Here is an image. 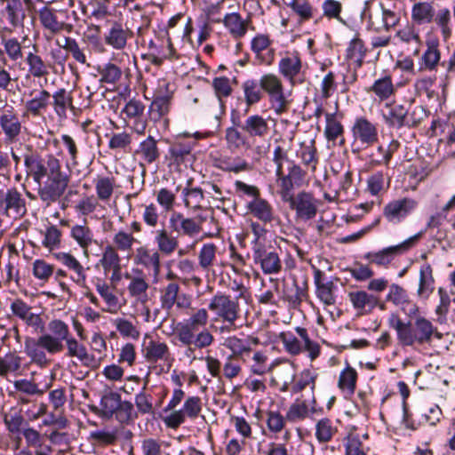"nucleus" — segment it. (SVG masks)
I'll return each mask as SVG.
<instances>
[{
  "label": "nucleus",
  "instance_id": "1",
  "mask_svg": "<svg viewBox=\"0 0 455 455\" xmlns=\"http://www.w3.org/2000/svg\"><path fill=\"white\" fill-rule=\"evenodd\" d=\"M25 164L28 174L37 184V195L47 206L58 202L65 194L69 175L63 172L59 159L52 156L45 158L26 156Z\"/></svg>",
  "mask_w": 455,
  "mask_h": 455
},
{
  "label": "nucleus",
  "instance_id": "2",
  "mask_svg": "<svg viewBox=\"0 0 455 455\" xmlns=\"http://www.w3.org/2000/svg\"><path fill=\"white\" fill-rule=\"evenodd\" d=\"M388 324L397 334L398 342L403 347L430 344L433 337L440 339L442 334L433 323L423 316H419L414 323H404L398 315L392 314L388 318Z\"/></svg>",
  "mask_w": 455,
  "mask_h": 455
},
{
  "label": "nucleus",
  "instance_id": "3",
  "mask_svg": "<svg viewBox=\"0 0 455 455\" xmlns=\"http://www.w3.org/2000/svg\"><path fill=\"white\" fill-rule=\"evenodd\" d=\"M208 313L205 308L198 309L186 323H179L175 332L178 340L187 347L186 355L191 356L196 349L210 347L213 341V335L207 329L196 332L199 327H204L208 323Z\"/></svg>",
  "mask_w": 455,
  "mask_h": 455
},
{
  "label": "nucleus",
  "instance_id": "4",
  "mask_svg": "<svg viewBox=\"0 0 455 455\" xmlns=\"http://www.w3.org/2000/svg\"><path fill=\"white\" fill-rule=\"evenodd\" d=\"M259 85L269 96L273 109L281 114L290 110L291 100L284 95V88L281 79L269 73L261 76Z\"/></svg>",
  "mask_w": 455,
  "mask_h": 455
},
{
  "label": "nucleus",
  "instance_id": "5",
  "mask_svg": "<svg viewBox=\"0 0 455 455\" xmlns=\"http://www.w3.org/2000/svg\"><path fill=\"white\" fill-rule=\"evenodd\" d=\"M208 308L224 323H227L228 327L233 330L237 328L235 322L240 317V307L237 300L232 299L229 295L219 292L212 298Z\"/></svg>",
  "mask_w": 455,
  "mask_h": 455
},
{
  "label": "nucleus",
  "instance_id": "6",
  "mask_svg": "<svg viewBox=\"0 0 455 455\" xmlns=\"http://www.w3.org/2000/svg\"><path fill=\"white\" fill-rule=\"evenodd\" d=\"M48 329L51 334L41 335L39 344L51 355L60 353L64 349L63 341L70 337L68 324L61 320H52Z\"/></svg>",
  "mask_w": 455,
  "mask_h": 455
},
{
  "label": "nucleus",
  "instance_id": "7",
  "mask_svg": "<svg viewBox=\"0 0 455 455\" xmlns=\"http://www.w3.org/2000/svg\"><path fill=\"white\" fill-rule=\"evenodd\" d=\"M202 411V400L199 396H188L182 409L173 411L170 415L163 419L165 426L172 429H177L186 420V417L195 419Z\"/></svg>",
  "mask_w": 455,
  "mask_h": 455
},
{
  "label": "nucleus",
  "instance_id": "8",
  "mask_svg": "<svg viewBox=\"0 0 455 455\" xmlns=\"http://www.w3.org/2000/svg\"><path fill=\"white\" fill-rule=\"evenodd\" d=\"M65 13V11L57 10L47 5L44 6L38 12L40 24L51 36L60 34L62 31L71 33L73 25L62 20Z\"/></svg>",
  "mask_w": 455,
  "mask_h": 455
},
{
  "label": "nucleus",
  "instance_id": "9",
  "mask_svg": "<svg viewBox=\"0 0 455 455\" xmlns=\"http://www.w3.org/2000/svg\"><path fill=\"white\" fill-rule=\"evenodd\" d=\"M252 257L265 275H277L282 270L283 264L279 254L274 250H267L261 243L253 244Z\"/></svg>",
  "mask_w": 455,
  "mask_h": 455
},
{
  "label": "nucleus",
  "instance_id": "10",
  "mask_svg": "<svg viewBox=\"0 0 455 455\" xmlns=\"http://www.w3.org/2000/svg\"><path fill=\"white\" fill-rule=\"evenodd\" d=\"M420 235L421 233H419L397 245L384 248L377 252H368L364 255V258L368 259L370 263L378 266H387L396 255L402 254L414 246Z\"/></svg>",
  "mask_w": 455,
  "mask_h": 455
},
{
  "label": "nucleus",
  "instance_id": "11",
  "mask_svg": "<svg viewBox=\"0 0 455 455\" xmlns=\"http://www.w3.org/2000/svg\"><path fill=\"white\" fill-rule=\"evenodd\" d=\"M206 218L198 215L195 218L185 217L180 212H174L171 215L169 223L172 231L188 237H195L203 230V223Z\"/></svg>",
  "mask_w": 455,
  "mask_h": 455
},
{
  "label": "nucleus",
  "instance_id": "12",
  "mask_svg": "<svg viewBox=\"0 0 455 455\" xmlns=\"http://www.w3.org/2000/svg\"><path fill=\"white\" fill-rule=\"evenodd\" d=\"M0 211L9 218L20 219L27 213L26 201L15 188L6 190L0 196Z\"/></svg>",
  "mask_w": 455,
  "mask_h": 455
},
{
  "label": "nucleus",
  "instance_id": "13",
  "mask_svg": "<svg viewBox=\"0 0 455 455\" xmlns=\"http://www.w3.org/2000/svg\"><path fill=\"white\" fill-rule=\"evenodd\" d=\"M287 203L290 208L296 212V217L299 220H312L317 213L316 200L311 193L301 191Z\"/></svg>",
  "mask_w": 455,
  "mask_h": 455
},
{
  "label": "nucleus",
  "instance_id": "14",
  "mask_svg": "<svg viewBox=\"0 0 455 455\" xmlns=\"http://www.w3.org/2000/svg\"><path fill=\"white\" fill-rule=\"evenodd\" d=\"M109 28L104 35V42L115 50H124L133 32L119 20H108Z\"/></svg>",
  "mask_w": 455,
  "mask_h": 455
},
{
  "label": "nucleus",
  "instance_id": "15",
  "mask_svg": "<svg viewBox=\"0 0 455 455\" xmlns=\"http://www.w3.org/2000/svg\"><path fill=\"white\" fill-rule=\"evenodd\" d=\"M418 205L416 200L409 197L394 200L383 208V215L388 222L397 224Z\"/></svg>",
  "mask_w": 455,
  "mask_h": 455
},
{
  "label": "nucleus",
  "instance_id": "16",
  "mask_svg": "<svg viewBox=\"0 0 455 455\" xmlns=\"http://www.w3.org/2000/svg\"><path fill=\"white\" fill-rule=\"evenodd\" d=\"M245 209L248 214L263 225L272 224V222L279 220L273 205L261 196L256 198V200H249L245 204Z\"/></svg>",
  "mask_w": 455,
  "mask_h": 455
},
{
  "label": "nucleus",
  "instance_id": "17",
  "mask_svg": "<svg viewBox=\"0 0 455 455\" xmlns=\"http://www.w3.org/2000/svg\"><path fill=\"white\" fill-rule=\"evenodd\" d=\"M10 308L12 315L23 321L28 326L33 327L36 331H44V321L40 315L34 313L32 307L21 299H13Z\"/></svg>",
  "mask_w": 455,
  "mask_h": 455
},
{
  "label": "nucleus",
  "instance_id": "18",
  "mask_svg": "<svg viewBox=\"0 0 455 455\" xmlns=\"http://www.w3.org/2000/svg\"><path fill=\"white\" fill-rule=\"evenodd\" d=\"M389 291L387 295V300L394 305L400 307L402 310L410 317L416 315L419 312L418 306L410 299L407 291L399 284L392 283L389 285Z\"/></svg>",
  "mask_w": 455,
  "mask_h": 455
},
{
  "label": "nucleus",
  "instance_id": "19",
  "mask_svg": "<svg viewBox=\"0 0 455 455\" xmlns=\"http://www.w3.org/2000/svg\"><path fill=\"white\" fill-rule=\"evenodd\" d=\"M272 41L268 35L258 34L251 43V48L260 64L270 66L275 61V50L271 48Z\"/></svg>",
  "mask_w": 455,
  "mask_h": 455
},
{
  "label": "nucleus",
  "instance_id": "20",
  "mask_svg": "<svg viewBox=\"0 0 455 455\" xmlns=\"http://www.w3.org/2000/svg\"><path fill=\"white\" fill-rule=\"evenodd\" d=\"M66 341L67 355L76 357L81 363L92 370H96L100 366V359L88 353L87 348L80 344L75 338L69 337Z\"/></svg>",
  "mask_w": 455,
  "mask_h": 455
},
{
  "label": "nucleus",
  "instance_id": "21",
  "mask_svg": "<svg viewBox=\"0 0 455 455\" xmlns=\"http://www.w3.org/2000/svg\"><path fill=\"white\" fill-rule=\"evenodd\" d=\"M301 69L302 60L297 52H287L278 63L279 73L292 85L295 84L296 78L301 73Z\"/></svg>",
  "mask_w": 455,
  "mask_h": 455
},
{
  "label": "nucleus",
  "instance_id": "22",
  "mask_svg": "<svg viewBox=\"0 0 455 455\" xmlns=\"http://www.w3.org/2000/svg\"><path fill=\"white\" fill-rule=\"evenodd\" d=\"M9 25L13 28H22L26 20V8L22 0H0Z\"/></svg>",
  "mask_w": 455,
  "mask_h": 455
},
{
  "label": "nucleus",
  "instance_id": "23",
  "mask_svg": "<svg viewBox=\"0 0 455 455\" xmlns=\"http://www.w3.org/2000/svg\"><path fill=\"white\" fill-rule=\"evenodd\" d=\"M348 298L353 307L360 315L371 313L379 303V299L376 295L363 290L350 291Z\"/></svg>",
  "mask_w": 455,
  "mask_h": 455
},
{
  "label": "nucleus",
  "instance_id": "24",
  "mask_svg": "<svg viewBox=\"0 0 455 455\" xmlns=\"http://www.w3.org/2000/svg\"><path fill=\"white\" fill-rule=\"evenodd\" d=\"M296 366L289 362L279 363L274 369L272 382L279 387L281 392H286L296 377Z\"/></svg>",
  "mask_w": 455,
  "mask_h": 455
},
{
  "label": "nucleus",
  "instance_id": "25",
  "mask_svg": "<svg viewBox=\"0 0 455 455\" xmlns=\"http://www.w3.org/2000/svg\"><path fill=\"white\" fill-rule=\"evenodd\" d=\"M0 61L7 65V60L12 62H20L24 59L22 42L16 37L1 36Z\"/></svg>",
  "mask_w": 455,
  "mask_h": 455
},
{
  "label": "nucleus",
  "instance_id": "26",
  "mask_svg": "<svg viewBox=\"0 0 455 455\" xmlns=\"http://www.w3.org/2000/svg\"><path fill=\"white\" fill-rule=\"evenodd\" d=\"M134 263L140 265L147 269L153 270V275L157 278L160 274V254L156 250H150L147 246H140L136 249Z\"/></svg>",
  "mask_w": 455,
  "mask_h": 455
},
{
  "label": "nucleus",
  "instance_id": "27",
  "mask_svg": "<svg viewBox=\"0 0 455 455\" xmlns=\"http://www.w3.org/2000/svg\"><path fill=\"white\" fill-rule=\"evenodd\" d=\"M353 134L356 140H359L366 147L373 145L378 140L376 126L365 118H358L353 126Z\"/></svg>",
  "mask_w": 455,
  "mask_h": 455
},
{
  "label": "nucleus",
  "instance_id": "28",
  "mask_svg": "<svg viewBox=\"0 0 455 455\" xmlns=\"http://www.w3.org/2000/svg\"><path fill=\"white\" fill-rule=\"evenodd\" d=\"M259 339L257 337L248 336L241 339L236 336H230L225 339L223 346L232 351V356L239 357L251 351L252 346H258Z\"/></svg>",
  "mask_w": 455,
  "mask_h": 455
},
{
  "label": "nucleus",
  "instance_id": "29",
  "mask_svg": "<svg viewBox=\"0 0 455 455\" xmlns=\"http://www.w3.org/2000/svg\"><path fill=\"white\" fill-rule=\"evenodd\" d=\"M34 52H28L25 57L28 66V72L33 78L47 77L50 74V64H47L43 58L37 54V46L34 44Z\"/></svg>",
  "mask_w": 455,
  "mask_h": 455
},
{
  "label": "nucleus",
  "instance_id": "30",
  "mask_svg": "<svg viewBox=\"0 0 455 455\" xmlns=\"http://www.w3.org/2000/svg\"><path fill=\"white\" fill-rule=\"evenodd\" d=\"M120 401L121 395L118 393L109 391L101 396L100 408L95 405H91L90 410L98 416L105 419H110L118 409L117 406L119 405Z\"/></svg>",
  "mask_w": 455,
  "mask_h": 455
},
{
  "label": "nucleus",
  "instance_id": "31",
  "mask_svg": "<svg viewBox=\"0 0 455 455\" xmlns=\"http://www.w3.org/2000/svg\"><path fill=\"white\" fill-rule=\"evenodd\" d=\"M70 235L82 248L84 257L89 258V247L92 243H96V240L93 238V232L89 226L86 223L73 226Z\"/></svg>",
  "mask_w": 455,
  "mask_h": 455
},
{
  "label": "nucleus",
  "instance_id": "32",
  "mask_svg": "<svg viewBox=\"0 0 455 455\" xmlns=\"http://www.w3.org/2000/svg\"><path fill=\"white\" fill-rule=\"evenodd\" d=\"M250 22V20H243L237 12L228 13L223 19L224 26L235 39L242 38L246 34Z\"/></svg>",
  "mask_w": 455,
  "mask_h": 455
},
{
  "label": "nucleus",
  "instance_id": "33",
  "mask_svg": "<svg viewBox=\"0 0 455 455\" xmlns=\"http://www.w3.org/2000/svg\"><path fill=\"white\" fill-rule=\"evenodd\" d=\"M145 358L148 363L168 361L171 351L166 343L150 340L145 347Z\"/></svg>",
  "mask_w": 455,
  "mask_h": 455
},
{
  "label": "nucleus",
  "instance_id": "34",
  "mask_svg": "<svg viewBox=\"0 0 455 455\" xmlns=\"http://www.w3.org/2000/svg\"><path fill=\"white\" fill-rule=\"evenodd\" d=\"M435 278L433 269L429 264H424L419 268V280L417 295L427 299L434 291Z\"/></svg>",
  "mask_w": 455,
  "mask_h": 455
},
{
  "label": "nucleus",
  "instance_id": "35",
  "mask_svg": "<svg viewBox=\"0 0 455 455\" xmlns=\"http://www.w3.org/2000/svg\"><path fill=\"white\" fill-rule=\"evenodd\" d=\"M136 272L139 274L138 275H132L129 273L124 275V277L130 280V283L127 287L128 292L133 298L146 299L149 284L143 276L141 270H137Z\"/></svg>",
  "mask_w": 455,
  "mask_h": 455
},
{
  "label": "nucleus",
  "instance_id": "36",
  "mask_svg": "<svg viewBox=\"0 0 455 455\" xmlns=\"http://www.w3.org/2000/svg\"><path fill=\"white\" fill-rule=\"evenodd\" d=\"M169 84L164 83L156 92L155 99L150 105V113L166 114L170 111L172 93L168 91Z\"/></svg>",
  "mask_w": 455,
  "mask_h": 455
},
{
  "label": "nucleus",
  "instance_id": "37",
  "mask_svg": "<svg viewBox=\"0 0 455 455\" xmlns=\"http://www.w3.org/2000/svg\"><path fill=\"white\" fill-rule=\"evenodd\" d=\"M135 154L140 156L147 164L156 162L160 156L157 140L154 137L148 136L140 143Z\"/></svg>",
  "mask_w": 455,
  "mask_h": 455
},
{
  "label": "nucleus",
  "instance_id": "38",
  "mask_svg": "<svg viewBox=\"0 0 455 455\" xmlns=\"http://www.w3.org/2000/svg\"><path fill=\"white\" fill-rule=\"evenodd\" d=\"M155 242L157 244L158 252L165 255L172 254L178 247L179 242L165 228L158 229L155 232Z\"/></svg>",
  "mask_w": 455,
  "mask_h": 455
},
{
  "label": "nucleus",
  "instance_id": "39",
  "mask_svg": "<svg viewBox=\"0 0 455 455\" xmlns=\"http://www.w3.org/2000/svg\"><path fill=\"white\" fill-rule=\"evenodd\" d=\"M54 258L60 261L64 266L73 270L76 275L75 281L77 283H84L86 279L84 268L82 264L70 253L57 252L53 254Z\"/></svg>",
  "mask_w": 455,
  "mask_h": 455
},
{
  "label": "nucleus",
  "instance_id": "40",
  "mask_svg": "<svg viewBox=\"0 0 455 455\" xmlns=\"http://www.w3.org/2000/svg\"><path fill=\"white\" fill-rule=\"evenodd\" d=\"M97 198L102 202L110 200L116 187L114 177L98 176L94 180Z\"/></svg>",
  "mask_w": 455,
  "mask_h": 455
},
{
  "label": "nucleus",
  "instance_id": "41",
  "mask_svg": "<svg viewBox=\"0 0 455 455\" xmlns=\"http://www.w3.org/2000/svg\"><path fill=\"white\" fill-rule=\"evenodd\" d=\"M367 53V48L363 41L358 36H355L347 48L346 57L347 60H353L357 67H361L363 59Z\"/></svg>",
  "mask_w": 455,
  "mask_h": 455
},
{
  "label": "nucleus",
  "instance_id": "42",
  "mask_svg": "<svg viewBox=\"0 0 455 455\" xmlns=\"http://www.w3.org/2000/svg\"><path fill=\"white\" fill-rule=\"evenodd\" d=\"M52 103L53 104L54 111L57 114H62L68 110L76 113V108L72 104V98L70 92L65 89H60L52 96Z\"/></svg>",
  "mask_w": 455,
  "mask_h": 455
},
{
  "label": "nucleus",
  "instance_id": "43",
  "mask_svg": "<svg viewBox=\"0 0 455 455\" xmlns=\"http://www.w3.org/2000/svg\"><path fill=\"white\" fill-rule=\"evenodd\" d=\"M50 104H52V95L47 91L42 90L32 94V99L27 101L26 108L28 111L36 114L46 111Z\"/></svg>",
  "mask_w": 455,
  "mask_h": 455
},
{
  "label": "nucleus",
  "instance_id": "44",
  "mask_svg": "<svg viewBox=\"0 0 455 455\" xmlns=\"http://www.w3.org/2000/svg\"><path fill=\"white\" fill-rule=\"evenodd\" d=\"M357 372L351 366L344 369L339 377L338 387L347 395H353L355 391Z\"/></svg>",
  "mask_w": 455,
  "mask_h": 455
},
{
  "label": "nucleus",
  "instance_id": "45",
  "mask_svg": "<svg viewBox=\"0 0 455 455\" xmlns=\"http://www.w3.org/2000/svg\"><path fill=\"white\" fill-rule=\"evenodd\" d=\"M434 16L435 9L429 3H418L412 7L411 18L418 24L430 23Z\"/></svg>",
  "mask_w": 455,
  "mask_h": 455
},
{
  "label": "nucleus",
  "instance_id": "46",
  "mask_svg": "<svg viewBox=\"0 0 455 455\" xmlns=\"http://www.w3.org/2000/svg\"><path fill=\"white\" fill-rule=\"evenodd\" d=\"M24 345L25 352L30 357L32 362L39 365H46L48 363L46 355L41 349L43 347L39 344V338L37 339L28 338L26 339Z\"/></svg>",
  "mask_w": 455,
  "mask_h": 455
},
{
  "label": "nucleus",
  "instance_id": "47",
  "mask_svg": "<svg viewBox=\"0 0 455 455\" xmlns=\"http://www.w3.org/2000/svg\"><path fill=\"white\" fill-rule=\"evenodd\" d=\"M184 204L193 211L201 210L204 201V191L200 188H186L183 189Z\"/></svg>",
  "mask_w": 455,
  "mask_h": 455
},
{
  "label": "nucleus",
  "instance_id": "48",
  "mask_svg": "<svg viewBox=\"0 0 455 455\" xmlns=\"http://www.w3.org/2000/svg\"><path fill=\"white\" fill-rule=\"evenodd\" d=\"M0 123L9 140H14L21 132V123L17 116H1Z\"/></svg>",
  "mask_w": 455,
  "mask_h": 455
},
{
  "label": "nucleus",
  "instance_id": "49",
  "mask_svg": "<svg viewBox=\"0 0 455 455\" xmlns=\"http://www.w3.org/2000/svg\"><path fill=\"white\" fill-rule=\"evenodd\" d=\"M243 129L251 136H263L268 127L267 121L261 116H250L243 125Z\"/></svg>",
  "mask_w": 455,
  "mask_h": 455
},
{
  "label": "nucleus",
  "instance_id": "50",
  "mask_svg": "<svg viewBox=\"0 0 455 455\" xmlns=\"http://www.w3.org/2000/svg\"><path fill=\"white\" fill-rule=\"evenodd\" d=\"M309 415V406L306 401L297 399L286 412L285 419L291 422L305 419Z\"/></svg>",
  "mask_w": 455,
  "mask_h": 455
},
{
  "label": "nucleus",
  "instance_id": "51",
  "mask_svg": "<svg viewBox=\"0 0 455 455\" xmlns=\"http://www.w3.org/2000/svg\"><path fill=\"white\" fill-rule=\"evenodd\" d=\"M217 247L214 243H205L198 253L199 266L205 271H209L216 260Z\"/></svg>",
  "mask_w": 455,
  "mask_h": 455
},
{
  "label": "nucleus",
  "instance_id": "52",
  "mask_svg": "<svg viewBox=\"0 0 455 455\" xmlns=\"http://www.w3.org/2000/svg\"><path fill=\"white\" fill-rule=\"evenodd\" d=\"M180 285L177 283H168L161 291V303L164 309L170 310L177 302Z\"/></svg>",
  "mask_w": 455,
  "mask_h": 455
},
{
  "label": "nucleus",
  "instance_id": "53",
  "mask_svg": "<svg viewBox=\"0 0 455 455\" xmlns=\"http://www.w3.org/2000/svg\"><path fill=\"white\" fill-rule=\"evenodd\" d=\"M371 91L382 100L389 98L395 92L391 76H385L376 80L371 87Z\"/></svg>",
  "mask_w": 455,
  "mask_h": 455
},
{
  "label": "nucleus",
  "instance_id": "54",
  "mask_svg": "<svg viewBox=\"0 0 455 455\" xmlns=\"http://www.w3.org/2000/svg\"><path fill=\"white\" fill-rule=\"evenodd\" d=\"M4 422L12 434H18L24 428L23 426L27 424L24 417L20 411H11L4 415Z\"/></svg>",
  "mask_w": 455,
  "mask_h": 455
},
{
  "label": "nucleus",
  "instance_id": "55",
  "mask_svg": "<svg viewBox=\"0 0 455 455\" xmlns=\"http://www.w3.org/2000/svg\"><path fill=\"white\" fill-rule=\"evenodd\" d=\"M245 100L248 106L253 105L262 98V88L255 80H247L243 84Z\"/></svg>",
  "mask_w": 455,
  "mask_h": 455
},
{
  "label": "nucleus",
  "instance_id": "56",
  "mask_svg": "<svg viewBox=\"0 0 455 455\" xmlns=\"http://www.w3.org/2000/svg\"><path fill=\"white\" fill-rule=\"evenodd\" d=\"M100 75V81L104 84H116L122 77L123 72L119 67L114 63H107L99 69Z\"/></svg>",
  "mask_w": 455,
  "mask_h": 455
},
{
  "label": "nucleus",
  "instance_id": "57",
  "mask_svg": "<svg viewBox=\"0 0 455 455\" xmlns=\"http://www.w3.org/2000/svg\"><path fill=\"white\" fill-rule=\"evenodd\" d=\"M121 259L116 252V250L111 246L108 245L105 247L102 257L100 260L101 267L104 269V272H109L111 268L117 267L121 266Z\"/></svg>",
  "mask_w": 455,
  "mask_h": 455
},
{
  "label": "nucleus",
  "instance_id": "58",
  "mask_svg": "<svg viewBox=\"0 0 455 455\" xmlns=\"http://www.w3.org/2000/svg\"><path fill=\"white\" fill-rule=\"evenodd\" d=\"M292 12L299 18L300 22L314 18L316 9L307 0H298L297 4H291Z\"/></svg>",
  "mask_w": 455,
  "mask_h": 455
},
{
  "label": "nucleus",
  "instance_id": "59",
  "mask_svg": "<svg viewBox=\"0 0 455 455\" xmlns=\"http://www.w3.org/2000/svg\"><path fill=\"white\" fill-rule=\"evenodd\" d=\"M61 231L54 225H51L44 232V240L42 244L49 251H52L60 246Z\"/></svg>",
  "mask_w": 455,
  "mask_h": 455
},
{
  "label": "nucleus",
  "instance_id": "60",
  "mask_svg": "<svg viewBox=\"0 0 455 455\" xmlns=\"http://www.w3.org/2000/svg\"><path fill=\"white\" fill-rule=\"evenodd\" d=\"M335 431L329 419H322L316 423L315 436L322 443L329 442L332 438Z\"/></svg>",
  "mask_w": 455,
  "mask_h": 455
},
{
  "label": "nucleus",
  "instance_id": "61",
  "mask_svg": "<svg viewBox=\"0 0 455 455\" xmlns=\"http://www.w3.org/2000/svg\"><path fill=\"white\" fill-rule=\"evenodd\" d=\"M118 409L115 412L116 419L120 423H129L137 418L133 404L130 401H120Z\"/></svg>",
  "mask_w": 455,
  "mask_h": 455
},
{
  "label": "nucleus",
  "instance_id": "62",
  "mask_svg": "<svg viewBox=\"0 0 455 455\" xmlns=\"http://www.w3.org/2000/svg\"><path fill=\"white\" fill-rule=\"evenodd\" d=\"M32 272L34 276L43 282H47L54 273V267L44 259H36L33 262Z\"/></svg>",
  "mask_w": 455,
  "mask_h": 455
},
{
  "label": "nucleus",
  "instance_id": "63",
  "mask_svg": "<svg viewBox=\"0 0 455 455\" xmlns=\"http://www.w3.org/2000/svg\"><path fill=\"white\" fill-rule=\"evenodd\" d=\"M192 147L189 143L175 142L170 149V155L173 159L174 163L180 164L183 163L188 156L190 155Z\"/></svg>",
  "mask_w": 455,
  "mask_h": 455
},
{
  "label": "nucleus",
  "instance_id": "64",
  "mask_svg": "<svg viewBox=\"0 0 455 455\" xmlns=\"http://www.w3.org/2000/svg\"><path fill=\"white\" fill-rule=\"evenodd\" d=\"M347 271L351 275L353 278L357 281L363 282L371 279L374 272L369 265H364L360 262H355L351 267H348Z\"/></svg>",
  "mask_w": 455,
  "mask_h": 455
}]
</instances>
